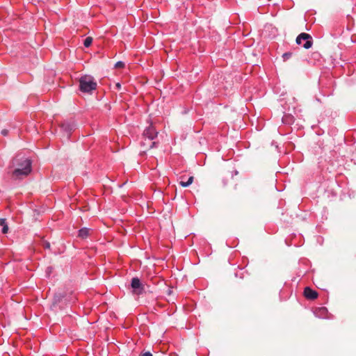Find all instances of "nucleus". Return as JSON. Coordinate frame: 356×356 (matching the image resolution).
<instances>
[{
  "mask_svg": "<svg viewBox=\"0 0 356 356\" xmlns=\"http://www.w3.org/2000/svg\"><path fill=\"white\" fill-rule=\"evenodd\" d=\"M4 225H7L6 219L5 218H0V225L3 227Z\"/></svg>",
  "mask_w": 356,
  "mask_h": 356,
  "instance_id": "17",
  "label": "nucleus"
},
{
  "mask_svg": "<svg viewBox=\"0 0 356 356\" xmlns=\"http://www.w3.org/2000/svg\"><path fill=\"white\" fill-rule=\"evenodd\" d=\"M42 246L44 248L49 249L50 248V243L48 241H43L42 242Z\"/></svg>",
  "mask_w": 356,
  "mask_h": 356,
  "instance_id": "15",
  "label": "nucleus"
},
{
  "mask_svg": "<svg viewBox=\"0 0 356 356\" xmlns=\"http://www.w3.org/2000/svg\"><path fill=\"white\" fill-rule=\"evenodd\" d=\"M8 134V129H3L1 131V134L4 136H7Z\"/></svg>",
  "mask_w": 356,
  "mask_h": 356,
  "instance_id": "18",
  "label": "nucleus"
},
{
  "mask_svg": "<svg viewBox=\"0 0 356 356\" xmlns=\"http://www.w3.org/2000/svg\"><path fill=\"white\" fill-rule=\"evenodd\" d=\"M8 231V227L7 225H4L2 229V233L3 234H7Z\"/></svg>",
  "mask_w": 356,
  "mask_h": 356,
  "instance_id": "16",
  "label": "nucleus"
},
{
  "mask_svg": "<svg viewBox=\"0 0 356 356\" xmlns=\"http://www.w3.org/2000/svg\"><path fill=\"white\" fill-rule=\"evenodd\" d=\"M304 289L307 290V289H311V288H310L309 286H305V287L304 288Z\"/></svg>",
  "mask_w": 356,
  "mask_h": 356,
  "instance_id": "21",
  "label": "nucleus"
},
{
  "mask_svg": "<svg viewBox=\"0 0 356 356\" xmlns=\"http://www.w3.org/2000/svg\"><path fill=\"white\" fill-rule=\"evenodd\" d=\"M282 122L286 124H291L294 122V118L291 114H286L282 117Z\"/></svg>",
  "mask_w": 356,
  "mask_h": 356,
  "instance_id": "10",
  "label": "nucleus"
},
{
  "mask_svg": "<svg viewBox=\"0 0 356 356\" xmlns=\"http://www.w3.org/2000/svg\"><path fill=\"white\" fill-rule=\"evenodd\" d=\"M303 295L308 300H314L318 297L316 291H303Z\"/></svg>",
  "mask_w": 356,
  "mask_h": 356,
  "instance_id": "7",
  "label": "nucleus"
},
{
  "mask_svg": "<svg viewBox=\"0 0 356 356\" xmlns=\"http://www.w3.org/2000/svg\"><path fill=\"white\" fill-rule=\"evenodd\" d=\"M157 134L158 132L152 125H149L147 128L145 129L143 132L144 141L141 143L142 145H147V147L145 148L144 152L147 149H151L155 146L156 142L152 141V140H154L157 136Z\"/></svg>",
  "mask_w": 356,
  "mask_h": 356,
  "instance_id": "3",
  "label": "nucleus"
},
{
  "mask_svg": "<svg viewBox=\"0 0 356 356\" xmlns=\"http://www.w3.org/2000/svg\"><path fill=\"white\" fill-rule=\"evenodd\" d=\"M314 315L318 318H325L327 316V309L325 307L318 308L314 311Z\"/></svg>",
  "mask_w": 356,
  "mask_h": 356,
  "instance_id": "5",
  "label": "nucleus"
},
{
  "mask_svg": "<svg viewBox=\"0 0 356 356\" xmlns=\"http://www.w3.org/2000/svg\"><path fill=\"white\" fill-rule=\"evenodd\" d=\"M116 86H117V88H120V83H117Z\"/></svg>",
  "mask_w": 356,
  "mask_h": 356,
  "instance_id": "22",
  "label": "nucleus"
},
{
  "mask_svg": "<svg viewBox=\"0 0 356 356\" xmlns=\"http://www.w3.org/2000/svg\"><path fill=\"white\" fill-rule=\"evenodd\" d=\"M138 293H137V295H140L142 294L143 292H145V291H142V290H140V291H138Z\"/></svg>",
  "mask_w": 356,
  "mask_h": 356,
  "instance_id": "20",
  "label": "nucleus"
},
{
  "mask_svg": "<svg viewBox=\"0 0 356 356\" xmlns=\"http://www.w3.org/2000/svg\"><path fill=\"white\" fill-rule=\"evenodd\" d=\"M140 356H152V354L150 352H146L141 355Z\"/></svg>",
  "mask_w": 356,
  "mask_h": 356,
  "instance_id": "19",
  "label": "nucleus"
},
{
  "mask_svg": "<svg viewBox=\"0 0 356 356\" xmlns=\"http://www.w3.org/2000/svg\"><path fill=\"white\" fill-rule=\"evenodd\" d=\"M292 56V53L291 52H286V53H284L283 55H282V58L284 59V61L287 60L289 58H291Z\"/></svg>",
  "mask_w": 356,
  "mask_h": 356,
  "instance_id": "13",
  "label": "nucleus"
},
{
  "mask_svg": "<svg viewBox=\"0 0 356 356\" xmlns=\"http://www.w3.org/2000/svg\"><path fill=\"white\" fill-rule=\"evenodd\" d=\"M124 67V63L122 61H118L115 65V68H123Z\"/></svg>",
  "mask_w": 356,
  "mask_h": 356,
  "instance_id": "14",
  "label": "nucleus"
},
{
  "mask_svg": "<svg viewBox=\"0 0 356 356\" xmlns=\"http://www.w3.org/2000/svg\"><path fill=\"white\" fill-rule=\"evenodd\" d=\"M302 40H305V42L303 44V47L305 49H309L312 44H313V40L312 36L306 33H300L297 38H296V43L298 44H300L302 42Z\"/></svg>",
  "mask_w": 356,
  "mask_h": 356,
  "instance_id": "4",
  "label": "nucleus"
},
{
  "mask_svg": "<svg viewBox=\"0 0 356 356\" xmlns=\"http://www.w3.org/2000/svg\"><path fill=\"white\" fill-rule=\"evenodd\" d=\"M131 286L134 289H143V286L141 285L140 281L138 277H134L132 279Z\"/></svg>",
  "mask_w": 356,
  "mask_h": 356,
  "instance_id": "9",
  "label": "nucleus"
},
{
  "mask_svg": "<svg viewBox=\"0 0 356 356\" xmlns=\"http://www.w3.org/2000/svg\"><path fill=\"white\" fill-rule=\"evenodd\" d=\"M171 293H172V291H168V295H170V294H171Z\"/></svg>",
  "mask_w": 356,
  "mask_h": 356,
  "instance_id": "23",
  "label": "nucleus"
},
{
  "mask_svg": "<svg viewBox=\"0 0 356 356\" xmlns=\"http://www.w3.org/2000/svg\"><path fill=\"white\" fill-rule=\"evenodd\" d=\"M193 179H194V177L193 176H191L188 181H181L179 182V184L183 186V187H186V186H188L189 185H191L193 181Z\"/></svg>",
  "mask_w": 356,
  "mask_h": 356,
  "instance_id": "11",
  "label": "nucleus"
},
{
  "mask_svg": "<svg viewBox=\"0 0 356 356\" xmlns=\"http://www.w3.org/2000/svg\"><path fill=\"white\" fill-rule=\"evenodd\" d=\"M54 303L56 304L61 301L62 298L65 297L63 291H58L54 293Z\"/></svg>",
  "mask_w": 356,
  "mask_h": 356,
  "instance_id": "8",
  "label": "nucleus"
},
{
  "mask_svg": "<svg viewBox=\"0 0 356 356\" xmlns=\"http://www.w3.org/2000/svg\"><path fill=\"white\" fill-rule=\"evenodd\" d=\"M79 90L82 92L90 93L97 89V82L90 75H84L79 79Z\"/></svg>",
  "mask_w": 356,
  "mask_h": 356,
  "instance_id": "2",
  "label": "nucleus"
},
{
  "mask_svg": "<svg viewBox=\"0 0 356 356\" xmlns=\"http://www.w3.org/2000/svg\"><path fill=\"white\" fill-rule=\"evenodd\" d=\"M92 42V37H87L83 42V44L86 47H89Z\"/></svg>",
  "mask_w": 356,
  "mask_h": 356,
  "instance_id": "12",
  "label": "nucleus"
},
{
  "mask_svg": "<svg viewBox=\"0 0 356 356\" xmlns=\"http://www.w3.org/2000/svg\"><path fill=\"white\" fill-rule=\"evenodd\" d=\"M91 231L92 230L90 229H88V228H86V227L81 228L79 231L78 236L79 238H82V239H85L88 236L90 235Z\"/></svg>",
  "mask_w": 356,
  "mask_h": 356,
  "instance_id": "6",
  "label": "nucleus"
},
{
  "mask_svg": "<svg viewBox=\"0 0 356 356\" xmlns=\"http://www.w3.org/2000/svg\"><path fill=\"white\" fill-rule=\"evenodd\" d=\"M13 166L15 169L13 171L11 177L14 179H21L27 177L32 170L31 161L26 158L17 156L13 160Z\"/></svg>",
  "mask_w": 356,
  "mask_h": 356,
  "instance_id": "1",
  "label": "nucleus"
}]
</instances>
